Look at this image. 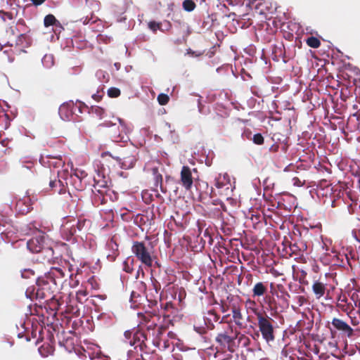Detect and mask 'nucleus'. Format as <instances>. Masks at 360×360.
<instances>
[{"mask_svg":"<svg viewBox=\"0 0 360 360\" xmlns=\"http://www.w3.org/2000/svg\"><path fill=\"white\" fill-rule=\"evenodd\" d=\"M108 129V134L115 142H127L129 140V134L131 127L123 120L116 117L111 121H105L101 124Z\"/></svg>","mask_w":360,"mask_h":360,"instance_id":"1","label":"nucleus"},{"mask_svg":"<svg viewBox=\"0 0 360 360\" xmlns=\"http://www.w3.org/2000/svg\"><path fill=\"white\" fill-rule=\"evenodd\" d=\"M256 315L258 321V327L263 339L268 344L274 342L275 335L271 319L269 317L264 316L261 313H257Z\"/></svg>","mask_w":360,"mask_h":360,"instance_id":"2","label":"nucleus"},{"mask_svg":"<svg viewBox=\"0 0 360 360\" xmlns=\"http://www.w3.org/2000/svg\"><path fill=\"white\" fill-rule=\"evenodd\" d=\"M214 186L219 190V194L230 198L232 195L235 186L232 184L231 178L227 173L219 174L214 178Z\"/></svg>","mask_w":360,"mask_h":360,"instance_id":"3","label":"nucleus"},{"mask_svg":"<svg viewBox=\"0 0 360 360\" xmlns=\"http://www.w3.org/2000/svg\"><path fill=\"white\" fill-rule=\"evenodd\" d=\"M82 228V224L79 220L76 219H70L64 222L60 229L61 234L63 238L70 241L73 236L79 231Z\"/></svg>","mask_w":360,"mask_h":360,"instance_id":"4","label":"nucleus"},{"mask_svg":"<svg viewBox=\"0 0 360 360\" xmlns=\"http://www.w3.org/2000/svg\"><path fill=\"white\" fill-rule=\"evenodd\" d=\"M132 252L145 265L151 266L153 263L152 257L148 249L142 242H134L131 248Z\"/></svg>","mask_w":360,"mask_h":360,"instance_id":"5","label":"nucleus"},{"mask_svg":"<svg viewBox=\"0 0 360 360\" xmlns=\"http://www.w3.org/2000/svg\"><path fill=\"white\" fill-rule=\"evenodd\" d=\"M86 6L91 10V17L82 18L79 22L83 25H90L96 22L98 19L93 16V13L99 10L100 3L96 0H86Z\"/></svg>","mask_w":360,"mask_h":360,"instance_id":"6","label":"nucleus"},{"mask_svg":"<svg viewBox=\"0 0 360 360\" xmlns=\"http://www.w3.org/2000/svg\"><path fill=\"white\" fill-rule=\"evenodd\" d=\"M124 336L125 342L130 346H134L135 347L141 346L146 338L143 333L131 330L125 331Z\"/></svg>","mask_w":360,"mask_h":360,"instance_id":"7","label":"nucleus"},{"mask_svg":"<svg viewBox=\"0 0 360 360\" xmlns=\"http://www.w3.org/2000/svg\"><path fill=\"white\" fill-rule=\"evenodd\" d=\"M45 236L39 233L29 240L27 243V248L33 253L41 252L44 248Z\"/></svg>","mask_w":360,"mask_h":360,"instance_id":"8","label":"nucleus"},{"mask_svg":"<svg viewBox=\"0 0 360 360\" xmlns=\"http://www.w3.org/2000/svg\"><path fill=\"white\" fill-rule=\"evenodd\" d=\"M76 111L81 112L79 108L74 106L72 103H63L60 106L58 113L63 120L69 121Z\"/></svg>","mask_w":360,"mask_h":360,"instance_id":"9","label":"nucleus"},{"mask_svg":"<svg viewBox=\"0 0 360 360\" xmlns=\"http://www.w3.org/2000/svg\"><path fill=\"white\" fill-rule=\"evenodd\" d=\"M181 182L186 190H190L193 185L192 172L189 167L183 166L181 171Z\"/></svg>","mask_w":360,"mask_h":360,"instance_id":"10","label":"nucleus"},{"mask_svg":"<svg viewBox=\"0 0 360 360\" xmlns=\"http://www.w3.org/2000/svg\"><path fill=\"white\" fill-rule=\"evenodd\" d=\"M332 325L347 337L351 338L353 335V329L345 321L338 318H334L332 320Z\"/></svg>","mask_w":360,"mask_h":360,"instance_id":"11","label":"nucleus"},{"mask_svg":"<svg viewBox=\"0 0 360 360\" xmlns=\"http://www.w3.org/2000/svg\"><path fill=\"white\" fill-rule=\"evenodd\" d=\"M165 332V328L159 326L156 328H155V330H153L150 333V337L153 338V343L155 346L158 347H160L162 345V338L163 335V333Z\"/></svg>","mask_w":360,"mask_h":360,"instance_id":"12","label":"nucleus"},{"mask_svg":"<svg viewBox=\"0 0 360 360\" xmlns=\"http://www.w3.org/2000/svg\"><path fill=\"white\" fill-rule=\"evenodd\" d=\"M64 276V271L58 267L52 268L47 274V278L53 281L54 283H56V279L62 278Z\"/></svg>","mask_w":360,"mask_h":360,"instance_id":"13","label":"nucleus"},{"mask_svg":"<svg viewBox=\"0 0 360 360\" xmlns=\"http://www.w3.org/2000/svg\"><path fill=\"white\" fill-rule=\"evenodd\" d=\"M231 312L233 314V318L236 325H237L240 328H243L244 327L243 323L241 321L243 319L242 314L240 312V309L239 307L234 306L231 309Z\"/></svg>","mask_w":360,"mask_h":360,"instance_id":"14","label":"nucleus"},{"mask_svg":"<svg viewBox=\"0 0 360 360\" xmlns=\"http://www.w3.org/2000/svg\"><path fill=\"white\" fill-rule=\"evenodd\" d=\"M216 340L224 347H227L229 348V345L233 342V339L226 333H220L217 336Z\"/></svg>","mask_w":360,"mask_h":360,"instance_id":"15","label":"nucleus"},{"mask_svg":"<svg viewBox=\"0 0 360 360\" xmlns=\"http://www.w3.org/2000/svg\"><path fill=\"white\" fill-rule=\"evenodd\" d=\"M325 285L323 283L315 281L312 285V290L317 299L321 298L325 293Z\"/></svg>","mask_w":360,"mask_h":360,"instance_id":"16","label":"nucleus"},{"mask_svg":"<svg viewBox=\"0 0 360 360\" xmlns=\"http://www.w3.org/2000/svg\"><path fill=\"white\" fill-rule=\"evenodd\" d=\"M136 160L134 156H129L122 159L120 167L124 169H129L132 168Z\"/></svg>","mask_w":360,"mask_h":360,"instance_id":"17","label":"nucleus"},{"mask_svg":"<svg viewBox=\"0 0 360 360\" xmlns=\"http://www.w3.org/2000/svg\"><path fill=\"white\" fill-rule=\"evenodd\" d=\"M144 297L137 292L132 291L130 297V302H132L131 307H136L139 304H141V301Z\"/></svg>","mask_w":360,"mask_h":360,"instance_id":"18","label":"nucleus"},{"mask_svg":"<svg viewBox=\"0 0 360 360\" xmlns=\"http://www.w3.org/2000/svg\"><path fill=\"white\" fill-rule=\"evenodd\" d=\"M266 288L262 282L257 283L253 289V296H262L264 294Z\"/></svg>","mask_w":360,"mask_h":360,"instance_id":"19","label":"nucleus"},{"mask_svg":"<svg viewBox=\"0 0 360 360\" xmlns=\"http://www.w3.org/2000/svg\"><path fill=\"white\" fill-rule=\"evenodd\" d=\"M87 176L86 173L83 170H75L73 174L71 175V179L74 181L75 184H77V181L81 183L82 180L84 179Z\"/></svg>","mask_w":360,"mask_h":360,"instance_id":"20","label":"nucleus"},{"mask_svg":"<svg viewBox=\"0 0 360 360\" xmlns=\"http://www.w3.org/2000/svg\"><path fill=\"white\" fill-rule=\"evenodd\" d=\"M41 63L46 68H51L54 64L53 56L51 54H46L41 59Z\"/></svg>","mask_w":360,"mask_h":360,"instance_id":"21","label":"nucleus"},{"mask_svg":"<svg viewBox=\"0 0 360 360\" xmlns=\"http://www.w3.org/2000/svg\"><path fill=\"white\" fill-rule=\"evenodd\" d=\"M39 353L43 357H46L50 354H52L53 349L49 345H42L38 349Z\"/></svg>","mask_w":360,"mask_h":360,"instance_id":"22","label":"nucleus"},{"mask_svg":"<svg viewBox=\"0 0 360 360\" xmlns=\"http://www.w3.org/2000/svg\"><path fill=\"white\" fill-rule=\"evenodd\" d=\"M44 24L45 27H49L53 25H60V22L56 19L54 15L49 14L45 16L44 20Z\"/></svg>","mask_w":360,"mask_h":360,"instance_id":"23","label":"nucleus"},{"mask_svg":"<svg viewBox=\"0 0 360 360\" xmlns=\"http://www.w3.org/2000/svg\"><path fill=\"white\" fill-rule=\"evenodd\" d=\"M307 44L311 48L316 49L320 46L321 42L317 38L311 37L307 39Z\"/></svg>","mask_w":360,"mask_h":360,"instance_id":"24","label":"nucleus"},{"mask_svg":"<svg viewBox=\"0 0 360 360\" xmlns=\"http://www.w3.org/2000/svg\"><path fill=\"white\" fill-rule=\"evenodd\" d=\"M195 7V3L192 0H185L183 2V8L185 11L191 12Z\"/></svg>","mask_w":360,"mask_h":360,"instance_id":"25","label":"nucleus"},{"mask_svg":"<svg viewBox=\"0 0 360 360\" xmlns=\"http://www.w3.org/2000/svg\"><path fill=\"white\" fill-rule=\"evenodd\" d=\"M91 112L101 119L104 114V110L98 106H92Z\"/></svg>","mask_w":360,"mask_h":360,"instance_id":"26","label":"nucleus"},{"mask_svg":"<svg viewBox=\"0 0 360 360\" xmlns=\"http://www.w3.org/2000/svg\"><path fill=\"white\" fill-rule=\"evenodd\" d=\"M108 95L110 98H117L120 95V90L116 87H110L108 90Z\"/></svg>","mask_w":360,"mask_h":360,"instance_id":"27","label":"nucleus"},{"mask_svg":"<svg viewBox=\"0 0 360 360\" xmlns=\"http://www.w3.org/2000/svg\"><path fill=\"white\" fill-rule=\"evenodd\" d=\"M169 96L165 94H160L158 96V101L160 105H165L169 102Z\"/></svg>","mask_w":360,"mask_h":360,"instance_id":"28","label":"nucleus"},{"mask_svg":"<svg viewBox=\"0 0 360 360\" xmlns=\"http://www.w3.org/2000/svg\"><path fill=\"white\" fill-rule=\"evenodd\" d=\"M159 326L158 325H157L156 323L152 322V323H148L147 326H146V328H147V333L146 334H144L145 335V339H146L147 336H149L150 337V333L151 332L155 330V328Z\"/></svg>","mask_w":360,"mask_h":360,"instance_id":"29","label":"nucleus"},{"mask_svg":"<svg viewBox=\"0 0 360 360\" xmlns=\"http://www.w3.org/2000/svg\"><path fill=\"white\" fill-rule=\"evenodd\" d=\"M354 313L350 312L349 314V316L351 319V323L353 326H358L360 323V314H359V317L354 316Z\"/></svg>","mask_w":360,"mask_h":360,"instance_id":"30","label":"nucleus"},{"mask_svg":"<svg viewBox=\"0 0 360 360\" xmlns=\"http://www.w3.org/2000/svg\"><path fill=\"white\" fill-rule=\"evenodd\" d=\"M252 141L255 143L261 145L264 143V138L261 134H256L253 136Z\"/></svg>","mask_w":360,"mask_h":360,"instance_id":"31","label":"nucleus"},{"mask_svg":"<svg viewBox=\"0 0 360 360\" xmlns=\"http://www.w3.org/2000/svg\"><path fill=\"white\" fill-rule=\"evenodd\" d=\"M22 201L19 200L16 204V207L18 208L19 211L21 212L22 214H26L30 211V207L29 206H25V208L21 209L20 206L21 205H22Z\"/></svg>","mask_w":360,"mask_h":360,"instance_id":"32","label":"nucleus"},{"mask_svg":"<svg viewBox=\"0 0 360 360\" xmlns=\"http://www.w3.org/2000/svg\"><path fill=\"white\" fill-rule=\"evenodd\" d=\"M347 300V297L345 295H340L338 297V307L341 308L342 310H345L344 309V306L342 305V302H346Z\"/></svg>","mask_w":360,"mask_h":360,"instance_id":"33","label":"nucleus"},{"mask_svg":"<svg viewBox=\"0 0 360 360\" xmlns=\"http://www.w3.org/2000/svg\"><path fill=\"white\" fill-rule=\"evenodd\" d=\"M0 16L4 21H6V19L11 20L13 18L12 14L4 11H0Z\"/></svg>","mask_w":360,"mask_h":360,"instance_id":"34","label":"nucleus"},{"mask_svg":"<svg viewBox=\"0 0 360 360\" xmlns=\"http://www.w3.org/2000/svg\"><path fill=\"white\" fill-rule=\"evenodd\" d=\"M148 27L152 31L155 32L157 30L160 29V24L152 21L148 23Z\"/></svg>","mask_w":360,"mask_h":360,"instance_id":"35","label":"nucleus"},{"mask_svg":"<svg viewBox=\"0 0 360 360\" xmlns=\"http://www.w3.org/2000/svg\"><path fill=\"white\" fill-rule=\"evenodd\" d=\"M123 270L127 273L131 272L132 267L129 264V260H126L123 262Z\"/></svg>","mask_w":360,"mask_h":360,"instance_id":"36","label":"nucleus"},{"mask_svg":"<svg viewBox=\"0 0 360 360\" xmlns=\"http://www.w3.org/2000/svg\"><path fill=\"white\" fill-rule=\"evenodd\" d=\"M33 274V271L30 269H24V271L21 272L22 277L26 278H30V276Z\"/></svg>","mask_w":360,"mask_h":360,"instance_id":"37","label":"nucleus"},{"mask_svg":"<svg viewBox=\"0 0 360 360\" xmlns=\"http://www.w3.org/2000/svg\"><path fill=\"white\" fill-rule=\"evenodd\" d=\"M194 329L200 334L205 333V328L202 326H198L196 323L194 324Z\"/></svg>","mask_w":360,"mask_h":360,"instance_id":"38","label":"nucleus"},{"mask_svg":"<svg viewBox=\"0 0 360 360\" xmlns=\"http://www.w3.org/2000/svg\"><path fill=\"white\" fill-rule=\"evenodd\" d=\"M162 345L161 347H163V349H166L169 347V342L167 340L162 338Z\"/></svg>","mask_w":360,"mask_h":360,"instance_id":"39","label":"nucleus"},{"mask_svg":"<svg viewBox=\"0 0 360 360\" xmlns=\"http://www.w3.org/2000/svg\"><path fill=\"white\" fill-rule=\"evenodd\" d=\"M105 154L108 155H110V157H112L113 159H115V160L118 162V164L120 165V166L121 165V163H122V158H120V157H118V156H112V155H111V153H109V152L105 153Z\"/></svg>","mask_w":360,"mask_h":360,"instance_id":"40","label":"nucleus"},{"mask_svg":"<svg viewBox=\"0 0 360 360\" xmlns=\"http://www.w3.org/2000/svg\"><path fill=\"white\" fill-rule=\"evenodd\" d=\"M61 184V181L60 180H54V181L51 180L49 183V186L51 188H54V187L57 186L58 184Z\"/></svg>","mask_w":360,"mask_h":360,"instance_id":"41","label":"nucleus"},{"mask_svg":"<svg viewBox=\"0 0 360 360\" xmlns=\"http://www.w3.org/2000/svg\"><path fill=\"white\" fill-rule=\"evenodd\" d=\"M94 181L96 182V185L94 186L95 188L96 187H105L106 186V182L105 181L100 183L99 181H96V180L94 179Z\"/></svg>","mask_w":360,"mask_h":360,"instance_id":"42","label":"nucleus"},{"mask_svg":"<svg viewBox=\"0 0 360 360\" xmlns=\"http://www.w3.org/2000/svg\"><path fill=\"white\" fill-rule=\"evenodd\" d=\"M32 2L34 4V5H41V4H43L46 0H31Z\"/></svg>","mask_w":360,"mask_h":360,"instance_id":"43","label":"nucleus"},{"mask_svg":"<svg viewBox=\"0 0 360 360\" xmlns=\"http://www.w3.org/2000/svg\"><path fill=\"white\" fill-rule=\"evenodd\" d=\"M92 98H93L94 100H96V101H98L100 100V98H101V96H100V95H98V94H93V95H92Z\"/></svg>","mask_w":360,"mask_h":360,"instance_id":"44","label":"nucleus"},{"mask_svg":"<svg viewBox=\"0 0 360 360\" xmlns=\"http://www.w3.org/2000/svg\"><path fill=\"white\" fill-rule=\"evenodd\" d=\"M186 53L188 54V55L195 56H198V54H195L194 51H193L191 49L187 50Z\"/></svg>","mask_w":360,"mask_h":360,"instance_id":"45","label":"nucleus"},{"mask_svg":"<svg viewBox=\"0 0 360 360\" xmlns=\"http://www.w3.org/2000/svg\"><path fill=\"white\" fill-rule=\"evenodd\" d=\"M167 335L170 338H173L174 337V333H173L172 332H169Z\"/></svg>","mask_w":360,"mask_h":360,"instance_id":"46","label":"nucleus"},{"mask_svg":"<svg viewBox=\"0 0 360 360\" xmlns=\"http://www.w3.org/2000/svg\"><path fill=\"white\" fill-rule=\"evenodd\" d=\"M126 20V18L125 17H123V18H117V21L118 22H122V21H124Z\"/></svg>","mask_w":360,"mask_h":360,"instance_id":"47","label":"nucleus"},{"mask_svg":"<svg viewBox=\"0 0 360 360\" xmlns=\"http://www.w3.org/2000/svg\"><path fill=\"white\" fill-rule=\"evenodd\" d=\"M8 60L10 63H12L14 60V58L11 56H8Z\"/></svg>","mask_w":360,"mask_h":360,"instance_id":"48","label":"nucleus"},{"mask_svg":"<svg viewBox=\"0 0 360 360\" xmlns=\"http://www.w3.org/2000/svg\"><path fill=\"white\" fill-rule=\"evenodd\" d=\"M166 125L169 128L170 127V124L169 123H166Z\"/></svg>","mask_w":360,"mask_h":360,"instance_id":"49","label":"nucleus"},{"mask_svg":"<svg viewBox=\"0 0 360 360\" xmlns=\"http://www.w3.org/2000/svg\"><path fill=\"white\" fill-rule=\"evenodd\" d=\"M115 68H117L118 69V65L117 63H115Z\"/></svg>","mask_w":360,"mask_h":360,"instance_id":"50","label":"nucleus"},{"mask_svg":"<svg viewBox=\"0 0 360 360\" xmlns=\"http://www.w3.org/2000/svg\"><path fill=\"white\" fill-rule=\"evenodd\" d=\"M203 322H204V325H206V322H205V319L203 320Z\"/></svg>","mask_w":360,"mask_h":360,"instance_id":"51","label":"nucleus"}]
</instances>
